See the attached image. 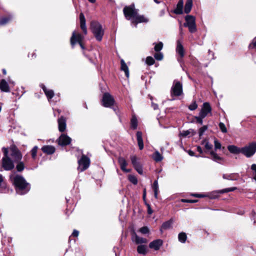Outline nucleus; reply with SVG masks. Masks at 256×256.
Returning <instances> with one entry per match:
<instances>
[{"mask_svg":"<svg viewBox=\"0 0 256 256\" xmlns=\"http://www.w3.org/2000/svg\"><path fill=\"white\" fill-rule=\"evenodd\" d=\"M10 180L16 187V192L19 194H24L29 191L30 188L29 184L27 183L24 178L19 175L11 176Z\"/></svg>","mask_w":256,"mask_h":256,"instance_id":"obj_1","label":"nucleus"},{"mask_svg":"<svg viewBox=\"0 0 256 256\" xmlns=\"http://www.w3.org/2000/svg\"><path fill=\"white\" fill-rule=\"evenodd\" d=\"M90 28L96 38L98 41H101L104 34L102 25L98 22L92 21L90 22Z\"/></svg>","mask_w":256,"mask_h":256,"instance_id":"obj_2","label":"nucleus"},{"mask_svg":"<svg viewBox=\"0 0 256 256\" xmlns=\"http://www.w3.org/2000/svg\"><path fill=\"white\" fill-rule=\"evenodd\" d=\"M2 151L4 153V156L2 158V167L6 170H10L14 168V164L8 156V149L3 148Z\"/></svg>","mask_w":256,"mask_h":256,"instance_id":"obj_3","label":"nucleus"},{"mask_svg":"<svg viewBox=\"0 0 256 256\" xmlns=\"http://www.w3.org/2000/svg\"><path fill=\"white\" fill-rule=\"evenodd\" d=\"M256 152V142H252L241 148V153L247 158L253 156Z\"/></svg>","mask_w":256,"mask_h":256,"instance_id":"obj_4","label":"nucleus"},{"mask_svg":"<svg viewBox=\"0 0 256 256\" xmlns=\"http://www.w3.org/2000/svg\"><path fill=\"white\" fill-rule=\"evenodd\" d=\"M123 12L126 18L128 20H131V21L138 13V10L135 8L134 4L125 6Z\"/></svg>","mask_w":256,"mask_h":256,"instance_id":"obj_5","label":"nucleus"},{"mask_svg":"<svg viewBox=\"0 0 256 256\" xmlns=\"http://www.w3.org/2000/svg\"><path fill=\"white\" fill-rule=\"evenodd\" d=\"M186 21L184 24V26L188 28L189 31L194 33L196 31L195 18L192 16L188 15L185 18Z\"/></svg>","mask_w":256,"mask_h":256,"instance_id":"obj_6","label":"nucleus"},{"mask_svg":"<svg viewBox=\"0 0 256 256\" xmlns=\"http://www.w3.org/2000/svg\"><path fill=\"white\" fill-rule=\"evenodd\" d=\"M182 94V84L178 80H174L171 88L172 96H180Z\"/></svg>","mask_w":256,"mask_h":256,"instance_id":"obj_7","label":"nucleus"},{"mask_svg":"<svg viewBox=\"0 0 256 256\" xmlns=\"http://www.w3.org/2000/svg\"><path fill=\"white\" fill-rule=\"evenodd\" d=\"M78 170L83 172L89 167L90 160L86 156L82 155L81 158L78 160Z\"/></svg>","mask_w":256,"mask_h":256,"instance_id":"obj_8","label":"nucleus"},{"mask_svg":"<svg viewBox=\"0 0 256 256\" xmlns=\"http://www.w3.org/2000/svg\"><path fill=\"white\" fill-rule=\"evenodd\" d=\"M130 158L132 162V164L134 169L137 171V172L139 174H142V164L140 163V158H137V156L134 155L131 156Z\"/></svg>","mask_w":256,"mask_h":256,"instance_id":"obj_9","label":"nucleus"},{"mask_svg":"<svg viewBox=\"0 0 256 256\" xmlns=\"http://www.w3.org/2000/svg\"><path fill=\"white\" fill-rule=\"evenodd\" d=\"M114 100L113 97L108 93H105L104 94L102 104V106L104 107L108 108L114 105Z\"/></svg>","mask_w":256,"mask_h":256,"instance_id":"obj_10","label":"nucleus"},{"mask_svg":"<svg viewBox=\"0 0 256 256\" xmlns=\"http://www.w3.org/2000/svg\"><path fill=\"white\" fill-rule=\"evenodd\" d=\"M10 156L14 162H18L22 158V154L20 151L15 146H12L10 148Z\"/></svg>","mask_w":256,"mask_h":256,"instance_id":"obj_11","label":"nucleus"},{"mask_svg":"<svg viewBox=\"0 0 256 256\" xmlns=\"http://www.w3.org/2000/svg\"><path fill=\"white\" fill-rule=\"evenodd\" d=\"M212 108L208 102H204L202 104V106L199 115L202 116V118L206 117L208 114H210Z\"/></svg>","mask_w":256,"mask_h":256,"instance_id":"obj_12","label":"nucleus"},{"mask_svg":"<svg viewBox=\"0 0 256 256\" xmlns=\"http://www.w3.org/2000/svg\"><path fill=\"white\" fill-rule=\"evenodd\" d=\"M176 52L178 54L179 56L178 58V62H181L182 58L184 56V50L183 46L182 45L180 40L177 41V45L176 48Z\"/></svg>","mask_w":256,"mask_h":256,"instance_id":"obj_13","label":"nucleus"},{"mask_svg":"<svg viewBox=\"0 0 256 256\" xmlns=\"http://www.w3.org/2000/svg\"><path fill=\"white\" fill-rule=\"evenodd\" d=\"M84 36L80 34H76L75 31L73 32L72 37L70 38V44L74 46L76 42H82Z\"/></svg>","mask_w":256,"mask_h":256,"instance_id":"obj_14","label":"nucleus"},{"mask_svg":"<svg viewBox=\"0 0 256 256\" xmlns=\"http://www.w3.org/2000/svg\"><path fill=\"white\" fill-rule=\"evenodd\" d=\"M71 140L70 138L65 134H62L58 140V143L61 146H66L69 144Z\"/></svg>","mask_w":256,"mask_h":256,"instance_id":"obj_15","label":"nucleus"},{"mask_svg":"<svg viewBox=\"0 0 256 256\" xmlns=\"http://www.w3.org/2000/svg\"><path fill=\"white\" fill-rule=\"evenodd\" d=\"M148 20L143 15H139L137 13L134 18L132 19V22L136 24V26L138 23L148 22Z\"/></svg>","mask_w":256,"mask_h":256,"instance_id":"obj_16","label":"nucleus"},{"mask_svg":"<svg viewBox=\"0 0 256 256\" xmlns=\"http://www.w3.org/2000/svg\"><path fill=\"white\" fill-rule=\"evenodd\" d=\"M80 27L82 30L84 34L86 35L88 33L87 28L86 26V20L83 13L81 12L80 14Z\"/></svg>","mask_w":256,"mask_h":256,"instance_id":"obj_17","label":"nucleus"},{"mask_svg":"<svg viewBox=\"0 0 256 256\" xmlns=\"http://www.w3.org/2000/svg\"><path fill=\"white\" fill-rule=\"evenodd\" d=\"M163 242L160 239H158L150 242L149 244V247L150 248L158 250L160 249V247L162 245Z\"/></svg>","mask_w":256,"mask_h":256,"instance_id":"obj_18","label":"nucleus"},{"mask_svg":"<svg viewBox=\"0 0 256 256\" xmlns=\"http://www.w3.org/2000/svg\"><path fill=\"white\" fill-rule=\"evenodd\" d=\"M118 162L120 164V168L122 171L126 172H130V170L127 169L126 168V166L128 165V163L124 158L122 157H119L118 158Z\"/></svg>","mask_w":256,"mask_h":256,"instance_id":"obj_19","label":"nucleus"},{"mask_svg":"<svg viewBox=\"0 0 256 256\" xmlns=\"http://www.w3.org/2000/svg\"><path fill=\"white\" fill-rule=\"evenodd\" d=\"M58 123L59 130L61 132L64 131L66 128V120L65 118L62 116L58 120Z\"/></svg>","mask_w":256,"mask_h":256,"instance_id":"obj_20","label":"nucleus"},{"mask_svg":"<svg viewBox=\"0 0 256 256\" xmlns=\"http://www.w3.org/2000/svg\"><path fill=\"white\" fill-rule=\"evenodd\" d=\"M184 2L182 0H180L176 5V8L174 10V12L177 14H183Z\"/></svg>","mask_w":256,"mask_h":256,"instance_id":"obj_21","label":"nucleus"},{"mask_svg":"<svg viewBox=\"0 0 256 256\" xmlns=\"http://www.w3.org/2000/svg\"><path fill=\"white\" fill-rule=\"evenodd\" d=\"M42 152L48 154H52L55 152V148L52 146H44L42 148Z\"/></svg>","mask_w":256,"mask_h":256,"instance_id":"obj_22","label":"nucleus"},{"mask_svg":"<svg viewBox=\"0 0 256 256\" xmlns=\"http://www.w3.org/2000/svg\"><path fill=\"white\" fill-rule=\"evenodd\" d=\"M210 158L213 160L218 162H220L223 160L222 158L220 156L214 151L211 150L210 152Z\"/></svg>","mask_w":256,"mask_h":256,"instance_id":"obj_23","label":"nucleus"},{"mask_svg":"<svg viewBox=\"0 0 256 256\" xmlns=\"http://www.w3.org/2000/svg\"><path fill=\"white\" fill-rule=\"evenodd\" d=\"M0 90L4 92H10L8 84L4 80H2L0 82Z\"/></svg>","mask_w":256,"mask_h":256,"instance_id":"obj_24","label":"nucleus"},{"mask_svg":"<svg viewBox=\"0 0 256 256\" xmlns=\"http://www.w3.org/2000/svg\"><path fill=\"white\" fill-rule=\"evenodd\" d=\"M41 87L48 100L51 99L54 96V92L52 90L47 89L44 84H42Z\"/></svg>","mask_w":256,"mask_h":256,"instance_id":"obj_25","label":"nucleus"},{"mask_svg":"<svg viewBox=\"0 0 256 256\" xmlns=\"http://www.w3.org/2000/svg\"><path fill=\"white\" fill-rule=\"evenodd\" d=\"M136 138L138 146L140 150H142L144 148V143L142 138V133L140 132H136Z\"/></svg>","mask_w":256,"mask_h":256,"instance_id":"obj_26","label":"nucleus"},{"mask_svg":"<svg viewBox=\"0 0 256 256\" xmlns=\"http://www.w3.org/2000/svg\"><path fill=\"white\" fill-rule=\"evenodd\" d=\"M121 70L124 72L126 76L128 78L130 76L128 68L124 60H120Z\"/></svg>","mask_w":256,"mask_h":256,"instance_id":"obj_27","label":"nucleus"},{"mask_svg":"<svg viewBox=\"0 0 256 256\" xmlns=\"http://www.w3.org/2000/svg\"><path fill=\"white\" fill-rule=\"evenodd\" d=\"M228 149L230 152L234 154L241 153V148L234 145H230L228 146Z\"/></svg>","mask_w":256,"mask_h":256,"instance_id":"obj_28","label":"nucleus"},{"mask_svg":"<svg viewBox=\"0 0 256 256\" xmlns=\"http://www.w3.org/2000/svg\"><path fill=\"white\" fill-rule=\"evenodd\" d=\"M192 6V0H186L185 4L184 12L186 14L189 13Z\"/></svg>","mask_w":256,"mask_h":256,"instance_id":"obj_29","label":"nucleus"},{"mask_svg":"<svg viewBox=\"0 0 256 256\" xmlns=\"http://www.w3.org/2000/svg\"><path fill=\"white\" fill-rule=\"evenodd\" d=\"M238 176L236 174H223V178L224 179L231 180H238Z\"/></svg>","mask_w":256,"mask_h":256,"instance_id":"obj_30","label":"nucleus"},{"mask_svg":"<svg viewBox=\"0 0 256 256\" xmlns=\"http://www.w3.org/2000/svg\"><path fill=\"white\" fill-rule=\"evenodd\" d=\"M152 158L156 162H160L163 159L162 156L158 152L156 151L152 156Z\"/></svg>","mask_w":256,"mask_h":256,"instance_id":"obj_31","label":"nucleus"},{"mask_svg":"<svg viewBox=\"0 0 256 256\" xmlns=\"http://www.w3.org/2000/svg\"><path fill=\"white\" fill-rule=\"evenodd\" d=\"M136 243L137 244H146L147 243L148 240L146 238H140L137 236L136 234H134V238H133Z\"/></svg>","mask_w":256,"mask_h":256,"instance_id":"obj_32","label":"nucleus"},{"mask_svg":"<svg viewBox=\"0 0 256 256\" xmlns=\"http://www.w3.org/2000/svg\"><path fill=\"white\" fill-rule=\"evenodd\" d=\"M172 220H170L167 222H166L162 224L161 228L164 230L169 229L172 227Z\"/></svg>","mask_w":256,"mask_h":256,"instance_id":"obj_33","label":"nucleus"},{"mask_svg":"<svg viewBox=\"0 0 256 256\" xmlns=\"http://www.w3.org/2000/svg\"><path fill=\"white\" fill-rule=\"evenodd\" d=\"M137 251L138 253L145 255L146 252V247L144 245H140L137 248Z\"/></svg>","mask_w":256,"mask_h":256,"instance_id":"obj_34","label":"nucleus"},{"mask_svg":"<svg viewBox=\"0 0 256 256\" xmlns=\"http://www.w3.org/2000/svg\"><path fill=\"white\" fill-rule=\"evenodd\" d=\"M178 240L182 243H184L186 242L187 236L185 232H180L178 235Z\"/></svg>","mask_w":256,"mask_h":256,"instance_id":"obj_35","label":"nucleus"},{"mask_svg":"<svg viewBox=\"0 0 256 256\" xmlns=\"http://www.w3.org/2000/svg\"><path fill=\"white\" fill-rule=\"evenodd\" d=\"M152 188L154 190V197L157 198L158 193V180H155L154 182Z\"/></svg>","mask_w":256,"mask_h":256,"instance_id":"obj_36","label":"nucleus"},{"mask_svg":"<svg viewBox=\"0 0 256 256\" xmlns=\"http://www.w3.org/2000/svg\"><path fill=\"white\" fill-rule=\"evenodd\" d=\"M202 144L204 145L205 148L208 150H212V145L210 144L208 140H202Z\"/></svg>","mask_w":256,"mask_h":256,"instance_id":"obj_37","label":"nucleus"},{"mask_svg":"<svg viewBox=\"0 0 256 256\" xmlns=\"http://www.w3.org/2000/svg\"><path fill=\"white\" fill-rule=\"evenodd\" d=\"M155 60L154 58L150 56H148L146 60V63L148 66L153 65L154 64Z\"/></svg>","mask_w":256,"mask_h":256,"instance_id":"obj_38","label":"nucleus"},{"mask_svg":"<svg viewBox=\"0 0 256 256\" xmlns=\"http://www.w3.org/2000/svg\"><path fill=\"white\" fill-rule=\"evenodd\" d=\"M236 189V187L226 188L223 189L222 190H218V193L223 194V193H225V192H230L234 191V190Z\"/></svg>","mask_w":256,"mask_h":256,"instance_id":"obj_39","label":"nucleus"},{"mask_svg":"<svg viewBox=\"0 0 256 256\" xmlns=\"http://www.w3.org/2000/svg\"><path fill=\"white\" fill-rule=\"evenodd\" d=\"M16 165V168L18 172H22L24 170V165L23 162L19 161Z\"/></svg>","mask_w":256,"mask_h":256,"instance_id":"obj_40","label":"nucleus"},{"mask_svg":"<svg viewBox=\"0 0 256 256\" xmlns=\"http://www.w3.org/2000/svg\"><path fill=\"white\" fill-rule=\"evenodd\" d=\"M128 180L133 184H138V179L136 176L134 175L128 176Z\"/></svg>","mask_w":256,"mask_h":256,"instance_id":"obj_41","label":"nucleus"},{"mask_svg":"<svg viewBox=\"0 0 256 256\" xmlns=\"http://www.w3.org/2000/svg\"><path fill=\"white\" fill-rule=\"evenodd\" d=\"M10 20V17H4L0 18V25H4L8 23Z\"/></svg>","mask_w":256,"mask_h":256,"instance_id":"obj_42","label":"nucleus"},{"mask_svg":"<svg viewBox=\"0 0 256 256\" xmlns=\"http://www.w3.org/2000/svg\"><path fill=\"white\" fill-rule=\"evenodd\" d=\"M163 47V44L162 42H160L159 43L156 44L154 46V50L156 52L160 51Z\"/></svg>","mask_w":256,"mask_h":256,"instance_id":"obj_43","label":"nucleus"},{"mask_svg":"<svg viewBox=\"0 0 256 256\" xmlns=\"http://www.w3.org/2000/svg\"><path fill=\"white\" fill-rule=\"evenodd\" d=\"M38 149V147L37 146H35L31 150V154H32V158H35L36 156Z\"/></svg>","mask_w":256,"mask_h":256,"instance_id":"obj_44","label":"nucleus"},{"mask_svg":"<svg viewBox=\"0 0 256 256\" xmlns=\"http://www.w3.org/2000/svg\"><path fill=\"white\" fill-rule=\"evenodd\" d=\"M137 120L136 118H132L131 120V126L134 129H136L137 127Z\"/></svg>","mask_w":256,"mask_h":256,"instance_id":"obj_45","label":"nucleus"},{"mask_svg":"<svg viewBox=\"0 0 256 256\" xmlns=\"http://www.w3.org/2000/svg\"><path fill=\"white\" fill-rule=\"evenodd\" d=\"M154 57L156 60H161L163 58V54L161 52H157L154 54Z\"/></svg>","mask_w":256,"mask_h":256,"instance_id":"obj_46","label":"nucleus"},{"mask_svg":"<svg viewBox=\"0 0 256 256\" xmlns=\"http://www.w3.org/2000/svg\"><path fill=\"white\" fill-rule=\"evenodd\" d=\"M139 231L142 234H146L149 232V229L147 226H143L140 229Z\"/></svg>","mask_w":256,"mask_h":256,"instance_id":"obj_47","label":"nucleus"},{"mask_svg":"<svg viewBox=\"0 0 256 256\" xmlns=\"http://www.w3.org/2000/svg\"><path fill=\"white\" fill-rule=\"evenodd\" d=\"M219 127L222 132L226 133L227 132L226 128L224 123L220 122L219 124Z\"/></svg>","mask_w":256,"mask_h":256,"instance_id":"obj_48","label":"nucleus"},{"mask_svg":"<svg viewBox=\"0 0 256 256\" xmlns=\"http://www.w3.org/2000/svg\"><path fill=\"white\" fill-rule=\"evenodd\" d=\"M214 144L215 150H216L218 149H220L222 147L220 143L216 139L214 140Z\"/></svg>","mask_w":256,"mask_h":256,"instance_id":"obj_49","label":"nucleus"},{"mask_svg":"<svg viewBox=\"0 0 256 256\" xmlns=\"http://www.w3.org/2000/svg\"><path fill=\"white\" fill-rule=\"evenodd\" d=\"M198 108V104L196 102H193L192 104L189 106V109L191 110H194Z\"/></svg>","mask_w":256,"mask_h":256,"instance_id":"obj_50","label":"nucleus"},{"mask_svg":"<svg viewBox=\"0 0 256 256\" xmlns=\"http://www.w3.org/2000/svg\"><path fill=\"white\" fill-rule=\"evenodd\" d=\"M208 129L206 126H204L202 127L199 130V136H201L204 133V132Z\"/></svg>","mask_w":256,"mask_h":256,"instance_id":"obj_51","label":"nucleus"},{"mask_svg":"<svg viewBox=\"0 0 256 256\" xmlns=\"http://www.w3.org/2000/svg\"><path fill=\"white\" fill-rule=\"evenodd\" d=\"M251 169L253 171L254 178L256 180V164H252Z\"/></svg>","mask_w":256,"mask_h":256,"instance_id":"obj_52","label":"nucleus"},{"mask_svg":"<svg viewBox=\"0 0 256 256\" xmlns=\"http://www.w3.org/2000/svg\"><path fill=\"white\" fill-rule=\"evenodd\" d=\"M249 48H256V36L254 38L252 42L249 45Z\"/></svg>","mask_w":256,"mask_h":256,"instance_id":"obj_53","label":"nucleus"},{"mask_svg":"<svg viewBox=\"0 0 256 256\" xmlns=\"http://www.w3.org/2000/svg\"><path fill=\"white\" fill-rule=\"evenodd\" d=\"M203 118H202V116H200V115H199V116L195 117V119L196 120V122H198V124H202V122H203L202 120H203Z\"/></svg>","mask_w":256,"mask_h":256,"instance_id":"obj_54","label":"nucleus"},{"mask_svg":"<svg viewBox=\"0 0 256 256\" xmlns=\"http://www.w3.org/2000/svg\"><path fill=\"white\" fill-rule=\"evenodd\" d=\"M190 132L189 130L184 131L180 134V135L182 136H186L190 134Z\"/></svg>","mask_w":256,"mask_h":256,"instance_id":"obj_55","label":"nucleus"},{"mask_svg":"<svg viewBox=\"0 0 256 256\" xmlns=\"http://www.w3.org/2000/svg\"><path fill=\"white\" fill-rule=\"evenodd\" d=\"M146 205H147V206H148V214H151L152 213L153 211L152 210L150 204H147Z\"/></svg>","mask_w":256,"mask_h":256,"instance_id":"obj_56","label":"nucleus"},{"mask_svg":"<svg viewBox=\"0 0 256 256\" xmlns=\"http://www.w3.org/2000/svg\"><path fill=\"white\" fill-rule=\"evenodd\" d=\"M78 234L79 232L78 230H74L72 234V236L75 237H77L78 236Z\"/></svg>","mask_w":256,"mask_h":256,"instance_id":"obj_57","label":"nucleus"},{"mask_svg":"<svg viewBox=\"0 0 256 256\" xmlns=\"http://www.w3.org/2000/svg\"><path fill=\"white\" fill-rule=\"evenodd\" d=\"M196 150H197L198 152L200 154H202L203 151H202V148L200 146H198L196 147Z\"/></svg>","mask_w":256,"mask_h":256,"instance_id":"obj_58","label":"nucleus"},{"mask_svg":"<svg viewBox=\"0 0 256 256\" xmlns=\"http://www.w3.org/2000/svg\"><path fill=\"white\" fill-rule=\"evenodd\" d=\"M4 183V178L2 174H0V186Z\"/></svg>","mask_w":256,"mask_h":256,"instance_id":"obj_59","label":"nucleus"},{"mask_svg":"<svg viewBox=\"0 0 256 256\" xmlns=\"http://www.w3.org/2000/svg\"><path fill=\"white\" fill-rule=\"evenodd\" d=\"M194 196H195V197H197V198H202L204 196L202 194H194Z\"/></svg>","mask_w":256,"mask_h":256,"instance_id":"obj_60","label":"nucleus"},{"mask_svg":"<svg viewBox=\"0 0 256 256\" xmlns=\"http://www.w3.org/2000/svg\"><path fill=\"white\" fill-rule=\"evenodd\" d=\"M188 153L189 155H190V156H194V152L192 151V150H189Z\"/></svg>","mask_w":256,"mask_h":256,"instance_id":"obj_61","label":"nucleus"},{"mask_svg":"<svg viewBox=\"0 0 256 256\" xmlns=\"http://www.w3.org/2000/svg\"><path fill=\"white\" fill-rule=\"evenodd\" d=\"M152 107L154 110H156L158 108V106L156 104H152Z\"/></svg>","mask_w":256,"mask_h":256,"instance_id":"obj_62","label":"nucleus"},{"mask_svg":"<svg viewBox=\"0 0 256 256\" xmlns=\"http://www.w3.org/2000/svg\"><path fill=\"white\" fill-rule=\"evenodd\" d=\"M79 44L80 45V47L84 49V46L82 44V42H78Z\"/></svg>","mask_w":256,"mask_h":256,"instance_id":"obj_63","label":"nucleus"},{"mask_svg":"<svg viewBox=\"0 0 256 256\" xmlns=\"http://www.w3.org/2000/svg\"><path fill=\"white\" fill-rule=\"evenodd\" d=\"M164 14V10H162L160 12V16H162Z\"/></svg>","mask_w":256,"mask_h":256,"instance_id":"obj_64","label":"nucleus"}]
</instances>
